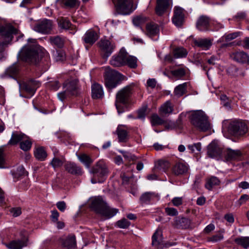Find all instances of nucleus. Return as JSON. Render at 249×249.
<instances>
[{
	"mask_svg": "<svg viewBox=\"0 0 249 249\" xmlns=\"http://www.w3.org/2000/svg\"><path fill=\"white\" fill-rule=\"evenodd\" d=\"M19 57L23 61L29 63L36 64L39 61L38 47L36 39H28V44L19 53Z\"/></svg>",
	"mask_w": 249,
	"mask_h": 249,
	"instance_id": "obj_1",
	"label": "nucleus"
},
{
	"mask_svg": "<svg viewBox=\"0 0 249 249\" xmlns=\"http://www.w3.org/2000/svg\"><path fill=\"white\" fill-rule=\"evenodd\" d=\"M90 208L97 214L106 218L113 217L118 212V209L109 207L101 196L90 199Z\"/></svg>",
	"mask_w": 249,
	"mask_h": 249,
	"instance_id": "obj_2",
	"label": "nucleus"
},
{
	"mask_svg": "<svg viewBox=\"0 0 249 249\" xmlns=\"http://www.w3.org/2000/svg\"><path fill=\"white\" fill-rule=\"evenodd\" d=\"M104 75L105 86L109 91L116 88L124 79L122 74L109 67L105 68Z\"/></svg>",
	"mask_w": 249,
	"mask_h": 249,
	"instance_id": "obj_3",
	"label": "nucleus"
},
{
	"mask_svg": "<svg viewBox=\"0 0 249 249\" xmlns=\"http://www.w3.org/2000/svg\"><path fill=\"white\" fill-rule=\"evenodd\" d=\"M18 30L10 24L5 25L0 24V36L4 40L0 42V59L3 57L4 46L9 44L13 39V35L18 34Z\"/></svg>",
	"mask_w": 249,
	"mask_h": 249,
	"instance_id": "obj_4",
	"label": "nucleus"
},
{
	"mask_svg": "<svg viewBox=\"0 0 249 249\" xmlns=\"http://www.w3.org/2000/svg\"><path fill=\"white\" fill-rule=\"evenodd\" d=\"M190 120L192 124L201 131H206L210 128L208 117L202 111H196L192 113Z\"/></svg>",
	"mask_w": 249,
	"mask_h": 249,
	"instance_id": "obj_5",
	"label": "nucleus"
},
{
	"mask_svg": "<svg viewBox=\"0 0 249 249\" xmlns=\"http://www.w3.org/2000/svg\"><path fill=\"white\" fill-rule=\"evenodd\" d=\"M132 90V86L129 85L122 89L117 93L115 105L119 114L125 111V109L121 106V104L126 106L129 103Z\"/></svg>",
	"mask_w": 249,
	"mask_h": 249,
	"instance_id": "obj_6",
	"label": "nucleus"
},
{
	"mask_svg": "<svg viewBox=\"0 0 249 249\" xmlns=\"http://www.w3.org/2000/svg\"><path fill=\"white\" fill-rule=\"evenodd\" d=\"M248 130L247 124L239 120L231 121L228 126V132L235 137L244 136Z\"/></svg>",
	"mask_w": 249,
	"mask_h": 249,
	"instance_id": "obj_7",
	"label": "nucleus"
},
{
	"mask_svg": "<svg viewBox=\"0 0 249 249\" xmlns=\"http://www.w3.org/2000/svg\"><path fill=\"white\" fill-rule=\"evenodd\" d=\"M116 12L122 15H128L135 9L133 0H117L115 4Z\"/></svg>",
	"mask_w": 249,
	"mask_h": 249,
	"instance_id": "obj_8",
	"label": "nucleus"
},
{
	"mask_svg": "<svg viewBox=\"0 0 249 249\" xmlns=\"http://www.w3.org/2000/svg\"><path fill=\"white\" fill-rule=\"evenodd\" d=\"M63 88L71 96H77L81 93L79 81L77 79L66 81L63 84Z\"/></svg>",
	"mask_w": 249,
	"mask_h": 249,
	"instance_id": "obj_9",
	"label": "nucleus"
},
{
	"mask_svg": "<svg viewBox=\"0 0 249 249\" xmlns=\"http://www.w3.org/2000/svg\"><path fill=\"white\" fill-rule=\"evenodd\" d=\"M90 172L95 176L104 178L107 176L109 170L105 161L100 160L92 167Z\"/></svg>",
	"mask_w": 249,
	"mask_h": 249,
	"instance_id": "obj_10",
	"label": "nucleus"
},
{
	"mask_svg": "<svg viewBox=\"0 0 249 249\" xmlns=\"http://www.w3.org/2000/svg\"><path fill=\"white\" fill-rule=\"evenodd\" d=\"M19 86L21 90L33 95L36 89L40 86V83L38 81L30 80L27 82L19 83Z\"/></svg>",
	"mask_w": 249,
	"mask_h": 249,
	"instance_id": "obj_11",
	"label": "nucleus"
},
{
	"mask_svg": "<svg viewBox=\"0 0 249 249\" xmlns=\"http://www.w3.org/2000/svg\"><path fill=\"white\" fill-rule=\"evenodd\" d=\"M98 44L99 48L104 53V55L106 57H108L112 53L115 48V44L114 43H111L107 39H101Z\"/></svg>",
	"mask_w": 249,
	"mask_h": 249,
	"instance_id": "obj_12",
	"label": "nucleus"
},
{
	"mask_svg": "<svg viewBox=\"0 0 249 249\" xmlns=\"http://www.w3.org/2000/svg\"><path fill=\"white\" fill-rule=\"evenodd\" d=\"M52 28V22L49 19H44L37 23L34 27V30L42 34H48Z\"/></svg>",
	"mask_w": 249,
	"mask_h": 249,
	"instance_id": "obj_13",
	"label": "nucleus"
},
{
	"mask_svg": "<svg viewBox=\"0 0 249 249\" xmlns=\"http://www.w3.org/2000/svg\"><path fill=\"white\" fill-rule=\"evenodd\" d=\"M189 167L187 164L184 162H176L172 167V173L175 176H180L187 173Z\"/></svg>",
	"mask_w": 249,
	"mask_h": 249,
	"instance_id": "obj_14",
	"label": "nucleus"
},
{
	"mask_svg": "<svg viewBox=\"0 0 249 249\" xmlns=\"http://www.w3.org/2000/svg\"><path fill=\"white\" fill-rule=\"evenodd\" d=\"M230 57L236 62L249 63V56L243 51H236L230 54Z\"/></svg>",
	"mask_w": 249,
	"mask_h": 249,
	"instance_id": "obj_15",
	"label": "nucleus"
},
{
	"mask_svg": "<svg viewBox=\"0 0 249 249\" xmlns=\"http://www.w3.org/2000/svg\"><path fill=\"white\" fill-rule=\"evenodd\" d=\"M126 52L120 51L118 55L113 56L110 64L114 67H120L125 65Z\"/></svg>",
	"mask_w": 249,
	"mask_h": 249,
	"instance_id": "obj_16",
	"label": "nucleus"
},
{
	"mask_svg": "<svg viewBox=\"0 0 249 249\" xmlns=\"http://www.w3.org/2000/svg\"><path fill=\"white\" fill-rule=\"evenodd\" d=\"M184 10L179 6L174 8V14L172 18L173 23L177 26H180L184 19Z\"/></svg>",
	"mask_w": 249,
	"mask_h": 249,
	"instance_id": "obj_17",
	"label": "nucleus"
},
{
	"mask_svg": "<svg viewBox=\"0 0 249 249\" xmlns=\"http://www.w3.org/2000/svg\"><path fill=\"white\" fill-rule=\"evenodd\" d=\"M170 0H157L155 12L158 16H162L168 9Z\"/></svg>",
	"mask_w": 249,
	"mask_h": 249,
	"instance_id": "obj_18",
	"label": "nucleus"
},
{
	"mask_svg": "<svg viewBox=\"0 0 249 249\" xmlns=\"http://www.w3.org/2000/svg\"><path fill=\"white\" fill-rule=\"evenodd\" d=\"M60 241L62 245L67 249H74L76 248V241L74 235H69L65 238H61Z\"/></svg>",
	"mask_w": 249,
	"mask_h": 249,
	"instance_id": "obj_19",
	"label": "nucleus"
},
{
	"mask_svg": "<svg viewBox=\"0 0 249 249\" xmlns=\"http://www.w3.org/2000/svg\"><path fill=\"white\" fill-rule=\"evenodd\" d=\"M207 154L208 156L212 158H215L219 157L222 152L221 148L218 146L217 143L212 142L208 146Z\"/></svg>",
	"mask_w": 249,
	"mask_h": 249,
	"instance_id": "obj_20",
	"label": "nucleus"
},
{
	"mask_svg": "<svg viewBox=\"0 0 249 249\" xmlns=\"http://www.w3.org/2000/svg\"><path fill=\"white\" fill-rule=\"evenodd\" d=\"M210 24V18L206 16H201L197 21L196 27L201 31H207L209 29Z\"/></svg>",
	"mask_w": 249,
	"mask_h": 249,
	"instance_id": "obj_21",
	"label": "nucleus"
},
{
	"mask_svg": "<svg viewBox=\"0 0 249 249\" xmlns=\"http://www.w3.org/2000/svg\"><path fill=\"white\" fill-rule=\"evenodd\" d=\"M152 245L155 249L161 248L163 245L162 232L160 230H157L152 237Z\"/></svg>",
	"mask_w": 249,
	"mask_h": 249,
	"instance_id": "obj_22",
	"label": "nucleus"
},
{
	"mask_svg": "<svg viewBox=\"0 0 249 249\" xmlns=\"http://www.w3.org/2000/svg\"><path fill=\"white\" fill-rule=\"evenodd\" d=\"M224 155L227 161L240 160L242 157V153L239 150L228 149L225 151Z\"/></svg>",
	"mask_w": 249,
	"mask_h": 249,
	"instance_id": "obj_23",
	"label": "nucleus"
},
{
	"mask_svg": "<svg viewBox=\"0 0 249 249\" xmlns=\"http://www.w3.org/2000/svg\"><path fill=\"white\" fill-rule=\"evenodd\" d=\"M213 40L209 38H198L194 40L195 45L204 50L209 49L212 45Z\"/></svg>",
	"mask_w": 249,
	"mask_h": 249,
	"instance_id": "obj_24",
	"label": "nucleus"
},
{
	"mask_svg": "<svg viewBox=\"0 0 249 249\" xmlns=\"http://www.w3.org/2000/svg\"><path fill=\"white\" fill-rule=\"evenodd\" d=\"M98 34L93 30H89L86 32L83 37L86 43L93 44L98 39Z\"/></svg>",
	"mask_w": 249,
	"mask_h": 249,
	"instance_id": "obj_25",
	"label": "nucleus"
},
{
	"mask_svg": "<svg viewBox=\"0 0 249 249\" xmlns=\"http://www.w3.org/2000/svg\"><path fill=\"white\" fill-rule=\"evenodd\" d=\"M26 135L18 131L13 132L11 135V138L8 142L9 145H16L18 143H20L24 138H25Z\"/></svg>",
	"mask_w": 249,
	"mask_h": 249,
	"instance_id": "obj_26",
	"label": "nucleus"
},
{
	"mask_svg": "<svg viewBox=\"0 0 249 249\" xmlns=\"http://www.w3.org/2000/svg\"><path fill=\"white\" fill-rule=\"evenodd\" d=\"M104 93L101 85L94 83L91 86V96L93 99H97L102 98Z\"/></svg>",
	"mask_w": 249,
	"mask_h": 249,
	"instance_id": "obj_27",
	"label": "nucleus"
},
{
	"mask_svg": "<svg viewBox=\"0 0 249 249\" xmlns=\"http://www.w3.org/2000/svg\"><path fill=\"white\" fill-rule=\"evenodd\" d=\"M65 169L69 173L72 175H81L82 168L73 162H68L65 165Z\"/></svg>",
	"mask_w": 249,
	"mask_h": 249,
	"instance_id": "obj_28",
	"label": "nucleus"
},
{
	"mask_svg": "<svg viewBox=\"0 0 249 249\" xmlns=\"http://www.w3.org/2000/svg\"><path fill=\"white\" fill-rule=\"evenodd\" d=\"M27 245V242L21 240H14L5 244V246L8 249H22Z\"/></svg>",
	"mask_w": 249,
	"mask_h": 249,
	"instance_id": "obj_29",
	"label": "nucleus"
},
{
	"mask_svg": "<svg viewBox=\"0 0 249 249\" xmlns=\"http://www.w3.org/2000/svg\"><path fill=\"white\" fill-rule=\"evenodd\" d=\"M159 32V26L154 23L150 22L147 23L146 26V35L150 37H153L158 34Z\"/></svg>",
	"mask_w": 249,
	"mask_h": 249,
	"instance_id": "obj_30",
	"label": "nucleus"
},
{
	"mask_svg": "<svg viewBox=\"0 0 249 249\" xmlns=\"http://www.w3.org/2000/svg\"><path fill=\"white\" fill-rule=\"evenodd\" d=\"M49 40L52 45L58 48H62L66 41L65 37L56 36H51Z\"/></svg>",
	"mask_w": 249,
	"mask_h": 249,
	"instance_id": "obj_31",
	"label": "nucleus"
},
{
	"mask_svg": "<svg viewBox=\"0 0 249 249\" xmlns=\"http://www.w3.org/2000/svg\"><path fill=\"white\" fill-rule=\"evenodd\" d=\"M173 106L170 101H167L162 105L159 108V112L161 115L171 114L173 111Z\"/></svg>",
	"mask_w": 249,
	"mask_h": 249,
	"instance_id": "obj_32",
	"label": "nucleus"
},
{
	"mask_svg": "<svg viewBox=\"0 0 249 249\" xmlns=\"http://www.w3.org/2000/svg\"><path fill=\"white\" fill-rule=\"evenodd\" d=\"M220 181L216 177L212 176L207 178L206 180L205 186L209 190H212L215 186L220 184Z\"/></svg>",
	"mask_w": 249,
	"mask_h": 249,
	"instance_id": "obj_33",
	"label": "nucleus"
},
{
	"mask_svg": "<svg viewBox=\"0 0 249 249\" xmlns=\"http://www.w3.org/2000/svg\"><path fill=\"white\" fill-rule=\"evenodd\" d=\"M156 196L155 193L145 192L142 194L140 197V202L142 205L148 204Z\"/></svg>",
	"mask_w": 249,
	"mask_h": 249,
	"instance_id": "obj_34",
	"label": "nucleus"
},
{
	"mask_svg": "<svg viewBox=\"0 0 249 249\" xmlns=\"http://www.w3.org/2000/svg\"><path fill=\"white\" fill-rule=\"evenodd\" d=\"M188 83L185 82L177 86L174 89V94L178 97H181L186 92Z\"/></svg>",
	"mask_w": 249,
	"mask_h": 249,
	"instance_id": "obj_35",
	"label": "nucleus"
},
{
	"mask_svg": "<svg viewBox=\"0 0 249 249\" xmlns=\"http://www.w3.org/2000/svg\"><path fill=\"white\" fill-rule=\"evenodd\" d=\"M235 243L245 249L249 248V236H241L234 239Z\"/></svg>",
	"mask_w": 249,
	"mask_h": 249,
	"instance_id": "obj_36",
	"label": "nucleus"
},
{
	"mask_svg": "<svg viewBox=\"0 0 249 249\" xmlns=\"http://www.w3.org/2000/svg\"><path fill=\"white\" fill-rule=\"evenodd\" d=\"M117 134L120 142H124L127 139L128 133L124 128L118 127L117 129Z\"/></svg>",
	"mask_w": 249,
	"mask_h": 249,
	"instance_id": "obj_37",
	"label": "nucleus"
},
{
	"mask_svg": "<svg viewBox=\"0 0 249 249\" xmlns=\"http://www.w3.org/2000/svg\"><path fill=\"white\" fill-rule=\"evenodd\" d=\"M187 50L183 47H178L173 51L174 56L176 58L185 57L187 55Z\"/></svg>",
	"mask_w": 249,
	"mask_h": 249,
	"instance_id": "obj_38",
	"label": "nucleus"
},
{
	"mask_svg": "<svg viewBox=\"0 0 249 249\" xmlns=\"http://www.w3.org/2000/svg\"><path fill=\"white\" fill-rule=\"evenodd\" d=\"M32 144L31 140L26 135L25 138L20 143V148L24 151H27L31 149Z\"/></svg>",
	"mask_w": 249,
	"mask_h": 249,
	"instance_id": "obj_39",
	"label": "nucleus"
},
{
	"mask_svg": "<svg viewBox=\"0 0 249 249\" xmlns=\"http://www.w3.org/2000/svg\"><path fill=\"white\" fill-rule=\"evenodd\" d=\"M186 72L185 67H180L171 71L172 75L178 78H181L185 76Z\"/></svg>",
	"mask_w": 249,
	"mask_h": 249,
	"instance_id": "obj_40",
	"label": "nucleus"
},
{
	"mask_svg": "<svg viewBox=\"0 0 249 249\" xmlns=\"http://www.w3.org/2000/svg\"><path fill=\"white\" fill-rule=\"evenodd\" d=\"M137 59L132 56H127L126 53L125 65H127L131 68H136L137 67Z\"/></svg>",
	"mask_w": 249,
	"mask_h": 249,
	"instance_id": "obj_41",
	"label": "nucleus"
},
{
	"mask_svg": "<svg viewBox=\"0 0 249 249\" xmlns=\"http://www.w3.org/2000/svg\"><path fill=\"white\" fill-rule=\"evenodd\" d=\"M34 154L35 157L40 160H43L47 157V153L43 147L37 148Z\"/></svg>",
	"mask_w": 249,
	"mask_h": 249,
	"instance_id": "obj_42",
	"label": "nucleus"
},
{
	"mask_svg": "<svg viewBox=\"0 0 249 249\" xmlns=\"http://www.w3.org/2000/svg\"><path fill=\"white\" fill-rule=\"evenodd\" d=\"M58 25L60 28L64 29H69L72 25L69 20L64 18H60L58 19Z\"/></svg>",
	"mask_w": 249,
	"mask_h": 249,
	"instance_id": "obj_43",
	"label": "nucleus"
},
{
	"mask_svg": "<svg viewBox=\"0 0 249 249\" xmlns=\"http://www.w3.org/2000/svg\"><path fill=\"white\" fill-rule=\"evenodd\" d=\"M19 70V67L17 64H14L10 66L6 71V73L10 76L16 75Z\"/></svg>",
	"mask_w": 249,
	"mask_h": 249,
	"instance_id": "obj_44",
	"label": "nucleus"
},
{
	"mask_svg": "<svg viewBox=\"0 0 249 249\" xmlns=\"http://www.w3.org/2000/svg\"><path fill=\"white\" fill-rule=\"evenodd\" d=\"M78 158L79 160L88 168L89 167L90 164L92 162V160L91 158L86 154L79 155Z\"/></svg>",
	"mask_w": 249,
	"mask_h": 249,
	"instance_id": "obj_45",
	"label": "nucleus"
},
{
	"mask_svg": "<svg viewBox=\"0 0 249 249\" xmlns=\"http://www.w3.org/2000/svg\"><path fill=\"white\" fill-rule=\"evenodd\" d=\"M151 123L152 125H159L162 124L164 121L157 114H153L151 117Z\"/></svg>",
	"mask_w": 249,
	"mask_h": 249,
	"instance_id": "obj_46",
	"label": "nucleus"
},
{
	"mask_svg": "<svg viewBox=\"0 0 249 249\" xmlns=\"http://www.w3.org/2000/svg\"><path fill=\"white\" fill-rule=\"evenodd\" d=\"M58 1L65 6L70 8H72L77 5H79L78 0H59Z\"/></svg>",
	"mask_w": 249,
	"mask_h": 249,
	"instance_id": "obj_47",
	"label": "nucleus"
},
{
	"mask_svg": "<svg viewBox=\"0 0 249 249\" xmlns=\"http://www.w3.org/2000/svg\"><path fill=\"white\" fill-rule=\"evenodd\" d=\"M239 36V32H234L229 34H225L221 38L220 41H223L224 40L229 41L236 38Z\"/></svg>",
	"mask_w": 249,
	"mask_h": 249,
	"instance_id": "obj_48",
	"label": "nucleus"
},
{
	"mask_svg": "<svg viewBox=\"0 0 249 249\" xmlns=\"http://www.w3.org/2000/svg\"><path fill=\"white\" fill-rule=\"evenodd\" d=\"M157 168L160 169H162L163 171H166L170 166V162L167 160H159L157 163Z\"/></svg>",
	"mask_w": 249,
	"mask_h": 249,
	"instance_id": "obj_49",
	"label": "nucleus"
},
{
	"mask_svg": "<svg viewBox=\"0 0 249 249\" xmlns=\"http://www.w3.org/2000/svg\"><path fill=\"white\" fill-rule=\"evenodd\" d=\"M121 153L123 154L125 160L128 162L135 161L138 159L136 156L128 152L121 151Z\"/></svg>",
	"mask_w": 249,
	"mask_h": 249,
	"instance_id": "obj_50",
	"label": "nucleus"
},
{
	"mask_svg": "<svg viewBox=\"0 0 249 249\" xmlns=\"http://www.w3.org/2000/svg\"><path fill=\"white\" fill-rule=\"evenodd\" d=\"M130 224V222L125 218L120 220L116 223L117 226L121 229H126L129 226Z\"/></svg>",
	"mask_w": 249,
	"mask_h": 249,
	"instance_id": "obj_51",
	"label": "nucleus"
},
{
	"mask_svg": "<svg viewBox=\"0 0 249 249\" xmlns=\"http://www.w3.org/2000/svg\"><path fill=\"white\" fill-rule=\"evenodd\" d=\"M188 148L193 153H198L201 151V145L200 142L194 143L193 145H188Z\"/></svg>",
	"mask_w": 249,
	"mask_h": 249,
	"instance_id": "obj_52",
	"label": "nucleus"
},
{
	"mask_svg": "<svg viewBox=\"0 0 249 249\" xmlns=\"http://www.w3.org/2000/svg\"><path fill=\"white\" fill-rule=\"evenodd\" d=\"M63 161L58 158L54 157L53 159L51 164L54 168H58L62 165Z\"/></svg>",
	"mask_w": 249,
	"mask_h": 249,
	"instance_id": "obj_53",
	"label": "nucleus"
},
{
	"mask_svg": "<svg viewBox=\"0 0 249 249\" xmlns=\"http://www.w3.org/2000/svg\"><path fill=\"white\" fill-rule=\"evenodd\" d=\"M223 235L222 233H218L209 238L208 240L213 242H216L222 240L223 239Z\"/></svg>",
	"mask_w": 249,
	"mask_h": 249,
	"instance_id": "obj_54",
	"label": "nucleus"
},
{
	"mask_svg": "<svg viewBox=\"0 0 249 249\" xmlns=\"http://www.w3.org/2000/svg\"><path fill=\"white\" fill-rule=\"evenodd\" d=\"M57 96L60 100H61V101H63L67 98L70 97L71 96L70 94H68V92L65 89L64 91L58 93L57 94Z\"/></svg>",
	"mask_w": 249,
	"mask_h": 249,
	"instance_id": "obj_55",
	"label": "nucleus"
},
{
	"mask_svg": "<svg viewBox=\"0 0 249 249\" xmlns=\"http://www.w3.org/2000/svg\"><path fill=\"white\" fill-rule=\"evenodd\" d=\"M165 212L167 215L172 216H176L178 214L177 210L174 208L167 207L165 209Z\"/></svg>",
	"mask_w": 249,
	"mask_h": 249,
	"instance_id": "obj_56",
	"label": "nucleus"
},
{
	"mask_svg": "<svg viewBox=\"0 0 249 249\" xmlns=\"http://www.w3.org/2000/svg\"><path fill=\"white\" fill-rule=\"evenodd\" d=\"M9 212L14 217H17L21 213V208L19 207L12 208L10 209Z\"/></svg>",
	"mask_w": 249,
	"mask_h": 249,
	"instance_id": "obj_57",
	"label": "nucleus"
},
{
	"mask_svg": "<svg viewBox=\"0 0 249 249\" xmlns=\"http://www.w3.org/2000/svg\"><path fill=\"white\" fill-rule=\"evenodd\" d=\"M249 200V196L247 194L242 195L237 201V203L239 206L245 204L248 200Z\"/></svg>",
	"mask_w": 249,
	"mask_h": 249,
	"instance_id": "obj_58",
	"label": "nucleus"
},
{
	"mask_svg": "<svg viewBox=\"0 0 249 249\" xmlns=\"http://www.w3.org/2000/svg\"><path fill=\"white\" fill-rule=\"evenodd\" d=\"M60 84L57 81H52L49 83V86L52 90L56 91L60 87Z\"/></svg>",
	"mask_w": 249,
	"mask_h": 249,
	"instance_id": "obj_59",
	"label": "nucleus"
},
{
	"mask_svg": "<svg viewBox=\"0 0 249 249\" xmlns=\"http://www.w3.org/2000/svg\"><path fill=\"white\" fill-rule=\"evenodd\" d=\"M238 69L235 66H231L229 67L227 71L229 75L233 76H235L237 74Z\"/></svg>",
	"mask_w": 249,
	"mask_h": 249,
	"instance_id": "obj_60",
	"label": "nucleus"
},
{
	"mask_svg": "<svg viewBox=\"0 0 249 249\" xmlns=\"http://www.w3.org/2000/svg\"><path fill=\"white\" fill-rule=\"evenodd\" d=\"M59 213L56 210H53L51 211V219L53 222H55L58 220Z\"/></svg>",
	"mask_w": 249,
	"mask_h": 249,
	"instance_id": "obj_61",
	"label": "nucleus"
},
{
	"mask_svg": "<svg viewBox=\"0 0 249 249\" xmlns=\"http://www.w3.org/2000/svg\"><path fill=\"white\" fill-rule=\"evenodd\" d=\"M56 206L57 209L62 212L65 211L67 207L66 203L64 201H58L56 203Z\"/></svg>",
	"mask_w": 249,
	"mask_h": 249,
	"instance_id": "obj_62",
	"label": "nucleus"
},
{
	"mask_svg": "<svg viewBox=\"0 0 249 249\" xmlns=\"http://www.w3.org/2000/svg\"><path fill=\"white\" fill-rule=\"evenodd\" d=\"M224 219L230 224H232L234 222L233 214L231 213H228L225 214Z\"/></svg>",
	"mask_w": 249,
	"mask_h": 249,
	"instance_id": "obj_63",
	"label": "nucleus"
},
{
	"mask_svg": "<svg viewBox=\"0 0 249 249\" xmlns=\"http://www.w3.org/2000/svg\"><path fill=\"white\" fill-rule=\"evenodd\" d=\"M183 199L181 197H175L172 200V202L175 206L178 207L182 204Z\"/></svg>",
	"mask_w": 249,
	"mask_h": 249,
	"instance_id": "obj_64",
	"label": "nucleus"
}]
</instances>
